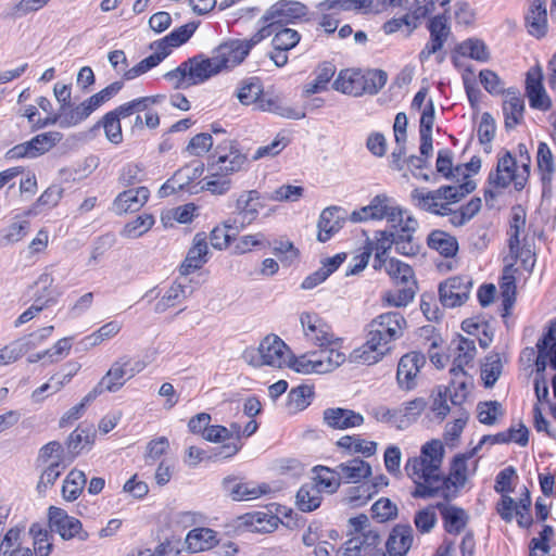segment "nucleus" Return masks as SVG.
Here are the masks:
<instances>
[{
    "instance_id": "f257e3e1",
    "label": "nucleus",
    "mask_w": 556,
    "mask_h": 556,
    "mask_svg": "<svg viewBox=\"0 0 556 556\" xmlns=\"http://www.w3.org/2000/svg\"><path fill=\"white\" fill-rule=\"evenodd\" d=\"M444 445L438 439L421 445L418 456L409 457L404 466L408 478L416 484L415 497H430L435 494L444 482L442 464Z\"/></svg>"
},
{
    "instance_id": "f03ea898",
    "label": "nucleus",
    "mask_w": 556,
    "mask_h": 556,
    "mask_svg": "<svg viewBox=\"0 0 556 556\" xmlns=\"http://www.w3.org/2000/svg\"><path fill=\"white\" fill-rule=\"evenodd\" d=\"M407 327V321L399 312L380 314L369 324L366 342L357 349L355 358L372 365L381 361L392 350V342L400 339Z\"/></svg>"
},
{
    "instance_id": "7ed1b4c3",
    "label": "nucleus",
    "mask_w": 556,
    "mask_h": 556,
    "mask_svg": "<svg viewBox=\"0 0 556 556\" xmlns=\"http://www.w3.org/2000/svg\"><path fill=\"white\" fill-rule=\"evenodd\" d=\"M476 188L472 179L463 184L442 186L435 190L415 189L410 193L414 204L428 213L452 217L454 205Z\"/></svg>"
},
{
    "instance_id": "20e7f679",
    "label": "nucleus",
    "mask_w": 556,
    "mask_h": 556,
    "mask_svg": "<svg viewBox=\"0 0 556 556\" xmlns=\"http://www.w3.org/2000/svg\"><path fill=\"white\" fill-rule=\"evenodd\" d=\"M350 218L354 223L386 219L391 228L403 224L405 231H412L417 225V219L408 211L384 193L375 195L368 205L353 211Z\"/></svg>"
},
{
    "instance_id": "39448f33",
    "label": "nucleus",
    "mask_w": 556,
    "mask_h": 556,
    "mask_svg": "<svg viewBox=\"0 0 556 556\" xmlns=\"http://www.w3.org/2000/svg\"><path fill=\"white\" fill-rule=\"evenodd\" d=\"M530 170L521 166L516 156L509 151H503L497 154L495 170L489 174V185L491 189L485 190L484 198H495V191H501L508 187H514L516 191H521L528 184Z\"/></svg>"
},
{
    "instance_id": "423d86ee",
    "label": "nucleus",
    "mask_w": 556,
    "mask_h": 556,
    "mask_svg": "<svg viewBox=\"0 0 556 556\" xmlns=\"http://www.w3.org/2000/svg\"><path fill=\"white\" fill-rule=\"evenodd\" d=\"M220 72L214 56L198 54L182 62L177 68L166 74V78L178 89L200 85Z\"/></svg>"
},
{
    "instance_id": "0eeeda50",
    "label": "nucleus",
    "mask_w": 556,
    "mask_h": 556,
    "mask_svg": "<svg viewBox=\"0 0 556 556\" xmlns=\"http://www.w3.org/2000/svg\"><path fill=\"white\" fill-rule=\"evenodd\" d=\"M248 166V155L241 151L238 142L224 138L216 143L208 159L207 170H212L213 175L230 177L245 170Z\"/></svg>"
},
{
    "instance_id": "6e6552de",
    "label": "nucleus",
    "mask_w": 556,
    "mask_h": 556,
    "mask_svg": "<svg viewBox=\"0 0 556 556\" xmlns=\"http://www.w3.org/2000/svg\"><path fill=\"white\" fill-rule=\"evenodd\" d=\"M242 356L249 365L256 368H282L290 363L291 351L278 336L268 334L260 342L258 348L247 349Z\"/></svg>"
},
{
    "instance_id": "1a4fd4ad",
    "label": "nucleus",
    "mask_w": 556,
    "mask_h": 556,
    "mask_svg": "<svg viewBox=\"0 0 556 556\" xmlns=\"http://www.w3.org/2000/svg\"><path fill=\"white\" fill-rule=\"evenodd\" d=\"M345 358V354L339 349H323L296 357L290 356L288 367L303 375L326 374L341 366Z\"/></svg>"
},
{
    "instance_id": "9d476101",
    "label": "nucleus",
    "mask_w": 556,
    "mask_h": 556,
    "mask_svg": "<svg viewBox=\"0 0 556 556\" xmlns=\"http://www.w3.org/2000/svg\"><path fill=\"white\" fill-rule=\"evenodd\" d=\"M270 35L268 26H263L249 39L229 40L219 45L214 51L213 56L220 70L227 71L239 65L249 54L251 49Z\"/></svg>"
},
{
    "instance_id": "9b49d317",
    "label": "nucleus",
    "mask_w": 556,
    "mask_h": 556,
    "mask_svg": "<svg viewBox=\"0 0 556 556\" xmlns=\"http://www.w3.org/2000/svg\"><path fill=\"white\" fill-rule=\"evenodd\" d=\"M146 367L147 363L142 359H136L127 355L121 356L112 363L94 389H97L98 394L103 391L117 392Z\"/></svg>"
},
{
    "instance_id": "f8f14e48",
    "label": "nucleus",
    "mask_w": 556,
    "mask_h": 556,
    "mask_svg": "<svg viewBox=\"0 0 556 556\" xmlns=\"http://www.w3.org/2000/svg\"><path fill=\"white\" fill-rule=\"evenodd\" d=\"M302 332L307 342L323 349H339L341 339L321 316L314 312H303L299 317Z\"/></svg>"
},
{
    "instance_id": "ddd939ff",
    "label": "nucleus",
    "mask_w": 556,
    "mask_h": 556,
    "mask_svg": "<svg viewBox=\"0 0 556 556\" xmlns=\"http://www.w3.org/2000/svg\"><path fill=\"white\" fill-rule=\"evenodd\" d=\"M394 243V233L388 231H376L371 239H367L363 252L357 256V263L348 270L346 275H354L363 270L369 261L370 255L375 254V268H381L387 262L383 257Z\"/></svg>"
},
{
    "instance_id": "4468645a",
    "label": "nucleus",
    "mask_w": 556,
    "mask_h": 556,
    "mask_svg": "<svg viewBox=\"0 0 556 556\" xmlns=\"http://www.w3.org/2000/svg\"><path fill=\"white\" fill-rule=\"evenodd\" d=\"M48 518L51 531L58 533L63 540L68 541L78 538L85 541L88 539V533L84 531L81 522L70 516L64 509L50 506Z\"/></svg>"
},
{
    "instance_id": "2eb2a0df",
    "label": "nucleus",
    "mask_w": 556,
    "mask_h": 556,
    "mask_svg": "<svg viewBox=\"0 0 556 556\" xmlns=\"http://www.w3.org/2000/svg\"><path fill=\"white\" fill-rule=\"evenodd\" d=\"M426 365V357L419 352H408L404 354L396 369V382L401 390H414L420 377L422 367Z\"/></svg>"
},
{
    "instance_id": "dca6fc26",
    "label": "nucleus",
    "mask_w": 556,
    "mask_h": 556,
    "mask_svg": "<svg viewBox=\"0 0 556 556\" xmlns=\"http://www.w3.org/2000/svg\"><path fill=\"white\" fill-rule=\"evenodd\" d=\"M486 438H482L477 446L467 453L457 454L454 456L448 477L444 479V483H450L454 488H462L467 482L469 476L473 475L478 467V460L473 459L478 450L485 442Z\"/></svg>"
},
{
    "instance_id": "f3484780",
    "label": "nucleus",
    "mask_w": 556,
    "mask_h": 556,
    "mask_svg": "<svg viewBox=\"0 0 556 556\" xmlns=\"http://www.w3.org/2000/svg\"><path fill=\"white\" fill-rule=\"evenodd\" d=\"M472 281L468 276L451 277L439 286L440 301L445 307H456L463 305L470 294Z\"/></svg>"
},
{
    "instance_id": "a211bd4d",
    "label": "nucleus",
    "mask_w": 556,
    "mask_h": 556,
    "mask_svg": "<svg viewBox=\"0 0 556 556\" xmlns=\"http://www.w3.org/2000/svg\"><path fill=\"white\" fill-rule=\"evenodd\" d=\"M307 14V7L295 0H279L270 5L262 20L269 25L290 24L303 18Z\"/></svg>"
},
{
    "instance_id": "6ab92c4d",
    "label": "nucleus",
    "mask_w": 556,
    "mask_h": 556,
    "mask_svg": "<svg viewBox=\"0 0 556 556\" xmlns=\"http://www.w3.org/2000/svg\"><path fill=\"white\" fill-rule=\"evenodd\" d=\"M52 282L53 278L49 274H43L39 277L38 283L43 285L45 287L43 294L38 295L34 304L18 316L14 321V326L16 328L30 321L42 309L56 303L60 292L55 288L51 287Z\"/></svg>"
},
{
    "instance_id": "aec40b11",
    "label": "nucleus",
    "mask_w": 556,
    "mask_h": 556,
    "mask_svg": "<svg viewBox=\"0 0 556 556\" xmlns=\"http://www.w3.org/2000/svg\"><path fill=\"white\" fill-rule=\"evenodd\" d=\"M224 491L233 501H252L268 494L271 489L267 483H255L241 481L235 477H227L223 480Z\"/></svg>"
},
{
    "instance_id": "412c9836",
    "label": "nucleus",
    "mask_w": 556,
    "mask_h": 556,
    "mask_svg": "<svg viewBox=\"0 0 556 556\" xmlns=\"http://www.w3.org/2000/svg\"><path fill=\"white\" fill-rule=\"evenodd\" d=\"M323 422L333 430H348L364 425L365 417L345 407H328L323 412Z\"/></svg>"
},
{
    "instance_id": "4be33fe9",
    "label": "nucleus",
    "mask_w": 556,
    "mask_h": 556,
    "mask_svg": "<svg viewBox=\"0 0 556 556\" xmlns=\"http://www.w3.org/2000/svg\"><path fill=\"white\" fill-rule=\"evenodd\" d=\"M261 207L260 195L256 190L241 193L236 201L235 227L243 229L251 225L257 218Z\"/></svg>"
},
{
    "instance_id": "5701e85b",
    "label": "nucleus",
    "mask_w": 556,
    "mask_h": 556,
    "mask_svg": "<svg viewBox=\"0 0 556 556\" xmlns=\"http://www.w3.org/2000/svg\"><path fill=\"white\" fill-rule=\"evenodd\" d=\"M453 364L450 369L454 379L465 376V367L470 365L476 357L475 341L459 336L452 342Z\"/></svg>"
},
{
    "instance_id": "b1692460",
    "label": "nucleus",
    "mask_w": 556,
    "mask_h": 556,
    "mask_svg": "<svg viewBox=\"0 0 556 556\" xmlns=\"http://www.w3.org/2000/svg\"><path fill=\"white\" fill-rule=\"evenodd\" d=\"M203 173V164L192 162L178 169L160 189L162 197H167L176 191L189 190V185Z\"/></svg>"
},
{
    "instance_id": "393cba45",
    "label": "nucleus",
    "mask_w": 556,
    "mask_h": 556,
    "mask_svg": "<svg viewBox=\"0 0 556 556\" xmlns=\"http://www.w3.org/2000/svg\"><path fill=\"white\" fill-rule=\"evenodd\" d=\"M256 109L291 119H302L305 117L304 111L288 106L282 98L273 91L263 90L257 101Z\"/></svg>"
},
{
    "instance_id": "a878e982",
    "label": "nucleus",
    "mask_w": 556,
    "mask_h": 556,
    "mask_svg": "<svg viewBox=\"0 0 556 556\" xmlns=\"http://www.w3.org/2000/svg\"><path fill=\"white\" fill-rule=\"evenodd\" d=\"M526 93L531 108L541 111H548L552 108V101L542 85V74L540 70H531L528 72Z\"/></svg>"
},
{
    "instance_id": "bb28decb",
    "label": "nucleus",
    "mask_w": 556,
    "mask_h": 556,
    "mask_svg": "<svg viewBox=\"0 0 556 556\" xmlns=\"http://www.w3.org/2000/svg\"><path fill=\"white\" fill-rule=\"evenodd\" d=\"M218 533L205 527H197L190 530L185 538L186 549L189 553H201L217 546Z\"/></svg>"
},
{
    "instance_id": "cd10ccee",
    "label": "nucleus",
    "mask_w": 556,
    "mask_h": 556,
    "mask_svg": "<svg viewBox=\"0 0 556 556\" xmlns=\"http://www.w3.org/2000/svg\"><path fill=\"white\" fill-rule=\"evenodd\" d=\"M503 114L505 126L514 128L523 119L525 100L517 89L509 88L503 93Z\"/></svg>"
},
{
    "instance_id": "c85d7f7f",
    "label": "nucleus",
    "mask_w": 556,
    "mask_h": 556,
    "mask_svg": "<svg viewBox=\"0 0 556 556\" xmlns=\"http://www.w3.org/2000/svg\"><path fill=\"white\" fill-rule=\"evenodd\" d=\"M208 261V245L206 237L203 233H197L192 245L180 266L182 275H189L191 271L201 268Z\"/></svg>"
},
{
    "instance_id": "c756f323",
    "label": "nucleus",
    "mask_w": 556,
    "mask_h": 556,
    "mask_svg": "<svg viewBox=\"0 0 556 556\" xmlns=\"http://www.w3.org/2000/svg\"><path fill=\"white\" fill-rule=\"evenodd\" d=\"M150 191L146 187L126 190L119 193L113 202L117 214L139 211L148 201Z\"/></svg>"
},
{
    "instance_id": "7c9ffc66",
    "label": "nucleus",
    "mask_w": 556,
    "mask_h": 556,
    "mask_svg": "<svg viewBox=\"0 0 556 556\" xmlns=\"http://www.w3.org/2000/svg\"><path fill=\"white\" fill-rule=\"evenodd\" d=\"M414 541L413 529L408 525L395 526L386 543L390 556H405Z\"/></svg>"
},
{
    "instance_id": "2f4dec72",
    "label": "nucleus",
    "mask_w": 556,
    "mask_h": 556,
    "mask_svg": "<svg viewBox=\"0 0 556 556\" xmlns=\"http://www.w3.org/2000/svg\"><path fill=\"white\" fill-rule=\"evenodd\" d=\"M437 507L442 516L443 527L447 533L459 534L465 529L468 522V515L463 508L447 503H438Z\"/></svg>"
},
{
    "instance_id": "473e14b6",
    "label": "nucleus",
    "mask_w": 556,
    "mask_h": 556,
    "mask_svg": "<svg viewBox=\"0 0 556 556\" xmlns=\"http://www.w3.org/2000/svg\"><path fill=\"white\" fill-rule=\"evenodd\" d=\"M363 73L359 70L346 68L339 73L333 88L344 94L358 97L364 94Z\"/></svg>"
},
{
    "instance_id": "72a5a7b5",
    "label": "nucleus",
    "mask_w": 556,
    "mask_h": 556,
    "mask_svg": "<svg viewBox=\"0 0 556 556\" xmlns=\"http://www.w3.org/2000/svg\"><path fill=\"white\" fill-rule=\"evenodd\" d=\"M341 208L330 206L325 208L318 219L317 239L320 242L328 241L336 232L342 228L343 218L339 216Z\"/></svg>"
},
{
    "instance_id": "f704fd0d",
    "label": "nucleus",
    "mask_w": 556,
    "mask_h": 556,
    "mask_svg": "<svg viewBox=\"0 0 556 556\" xmlns=\"http://www.w3.org/2000/svg\"><path fill=\"white\" fill-rule=\"evenodd\" d=\"M345 258V253H339L323 261L321 267L303 280L301 285L302 289L309 290L324 282L333 271L340 267Z\"/></svg>"
},
{
    "instance_id": "c9c22d12",
    "label": "nucleus",
    "mask_w": 556,
    "mask_h": 556,
    "mask_svg": "<svg viewBox=\"0 0 556 556\" xmlns=\"http://www.w3.org/2000/svg\"><path fill=\"white\" fill-rule=\"evenodd\" d=\"M337 469L340 480L346 483H358L371 475L370 465L361 458H353L342 463Z\"/></svg>"
},
{
    "instance_id": "e433bc0d",
    "label": "nucleus",
    "mask_w": 556,
    "mask_h": 556,
    "mask_svg": "<svg viewBox=\"0 0 556 556\" xmlns=\"http://www.w3.org/2000/svg\"><path fill=\"white\" fill-rule=\"evenodd\" d=\"M189 287L180 281L173 282L162 294L159 302L155 304L154 311L157 314L165 313L181 304L189 295Z\"/></svg>"
},
{
    "instance_id": "4c0bfd02",
    "label": "nucleus",
    "mask_w": 556,
    "mask_h": 556,
    "mask_svg": "<svg viewBox=\"0 0 556 556\" xmlns=\"http://www.w3.org/2000/svg\"><path fill=\"white\" fill-rule=\"evenodd\" d=\"M372 544H380V538L376 532H369L361 536L348 540L336 553V556H364L366 549L370 551Z\"/></svg>"
},
{
    "instance_id": "58836bf2",
    "label": "nucleus",
    "mask_w": 556,
    "mask_h": 556,
    "mask_svg": "<svg viewBox=\"0 0 556 556\" xmlns=\"http://www.w3.org/2000/svg\"><path fill=\"white\" fill-rule=\"evenodd\" d=\"M538 357L535 361L536 371L544 372L547 364L556 369V337L552 331H548L543 339L539 340Z\"/></svg>"
},
{
    "instance_id": "ea45409f",
    "label": "nucleus",
    "mask_w": 556,
    "mask_h": 556,
    "mask_svg": "<svg viewBox=\"0 0 556 556\" xmlns=\"http://www.w3.org/2000/svg\"><path fill=\"white\" fill-rule=\"evenodd\" d=\"M528 30L532 36L543 37L547 30V13L543 0H532L526 16Z\"/></svg>"
},
{
    "instance_id": "a19ab883",
    "label": "nucleus",
    "mask_w": 556,
    "mask_h": 556,
    "mask_svg": "<svg viewBox=\"0 0 556 556\" xmlns=\"http://www.w3.org/2000/svg\"><path fill=\"white\" fill-rule=\"evenodd\" d=\"M338 447L349 454H361L364 457H370L377 453L378 444L369 441L358 434L343 435L337 441Z\"/></svg>"
},
{
    "instance_id": "79ce46f5",
    "label": "nucleus",
    "mask_w": 556,
    "mask_h": 556,
    "mask_svg": "<svg viewBox=\"0 0 556 556\" xmlns=\"http://www.w3.org/2000/svg\"><path fill=\"white\" fill-rule=\"evenodd\" d=\"M389 484V480L386 476L380 475L372 479L370 484H362L354 486L349 492V502L355 506L366 504L371 496L382 488Z\"/></svg>"
},
{
    "instance_id": "37998d69",
    "label": "nucleus",
    "mask_w": 556,
    "mask_h": 556,
    "mask_svg": "<svg viewBox=\"0 0 556 556\" xmlns=\"http://www.w3.org/2000/svg\"><path fill=\"white\" fill-rule=\"evenodd\" d=\"M336 73V68L333 65L326 63L320 65L315 72V77L311 80L304 84L303 86V96L309 97L315 93L324 92L328 89V85L330 80L332 79L333 75Z\"/></svg>"
},
{
    "instance_id": "c03bdc74",
    "label": "nucleus",
    "mask_w": 556,
    "mask_h": 556,
    "mask_svg": "<svg viewBox=\"0 0 556 556\" xmlns=\"http://www.w3.org/2000/svg\"><path fill=\"white\" fill-rule=\"evenodd\" d=\"M313 485L319 489L320 493H334L340 486V476L337 470H332L328 467L316 466L313 469Z\"/></svg>"
},
{
    "instance_id": "a18cd8bd",
    "label": "nucleus",
    "mask_w": 556,
    "mask_h": 556,
    "mask_svg": "<svg viewBox=\"0 0 556 556\" xmlns=\"http://www.w3.org/2000/svg\"><path fill=\"white\" fill-rule=\"evenodd\" d=\"M536 166L543 186H549L556 168L553 153L546 142H540L538 146Z\"/></svg>"
},
{
    "instance_id": "49530a36",
    "label": "nucleus",
    "mask_w": 556,
    "mask_h": 556,
    "mask_svg": "<svg viewBox=\"0 0 556 556\" xmlns=\"http://www.w3.org/2000/svg\"><path fill=\"white\" fill-rule=\"evenodd\" d=\"M428 247L445 257L454 256L458 250L455 237L442 230H433L427 239Z\"/></svg>"
},
{
    "instance_id": "de8ad7c7",
    "label": "nucleus",
    "mask_w": 556,
    "mask_h": 556,
    "mask_svg": "<svg viewBox=\"0 0 556 556\" xmlns=\"http://www.w3.org/2000/svg\"><path fill=\"white\" fill-rule=\"evenodd\" d=\"M164 99L163 96H150V97H141L134 99L129 102L123 103L117 106L111 113H115L117 118H126L134 114H138L147 111L154 104L160 103Z\"/></svg>"
},
{
    "instance_id": "09e8293b",
    "label": "nucleus",
    "mask_w": 556,
    "mask_h": 556,
    "mask_svg": "<svg viewBox=\"0 0 556 556\" xmlns=\"http://www.w3.org/2000/svg\"><path fill=\"white\" fill-rule=\"evenodd\" d=\"M97 109L99 108L96 105V102H93L92 97H89L78 105L72 108L71 110H66L62 114L61 126H75L89 117Z\"/></svg>"
},
{
    "instance_id": "8fccbe9b",
    "label": "nucleus",
    "mask_w": 556,
    "mask_h": 556,
    "mask_svg": "<svg viewBox=\"0 0 556 556\" xmlns=\"http://www.w3.org/2000/svg\"><path fill=\"white\" fill-rule=\"evenodd\" d=\"M382 265H384L386 271L396 285L415 287V276L409 265L395 258H390Z\"/></svg>"
},
{
    "instance_id": "3c124183",
    "label": "nucleus",
    "mask_w": 556,
    "mask_h": 556,
    "mask_svg": "<svg viewBox=\"0 0 556 556\" xmlns=\"http://www.w3.org/2000/svg\"><path fill=\"white\" fill-rule=\"evenodd\" d=\"M228 442L216 448L214 456L216 458H230L235 456L242 447V428L238 422H231L229 427H226Z\"/></svg>"
},
{
    "instance_id": "603ef678",
    "label": "nucleus",
    "mask_w": 556,
    "mask_h": 556,
    "mask_svg": "<svg viewBox=\"0 0 556 556\" xmlns=\"http://www.w3.org/2000/svg\"><path fill=\"white\" fill-rule=\"evenodd\" d=\"M314 397V390L312 387L303 384L293 388L288 393L287 408L289 413L296 414L307 408Z\"/></svg>"
},
{
    "instance_id": "864d4df0",
    "label": "nucleus",
    "mask_w": 556,
    "mask_h": 556,
    "mask_svg": "<svg viewBox=\"0 0 556 556\" xmlns=\"http://www.w3.org/2000/svg\"><path fill=\"white\" fill-rule=\"evenodd\" d=\"M262 92V81L256 77H250L239 84L237 88V98L243 105H256Z\"/></svg>"
},
{
    "instance_id": "5fc2aeb1",
    "label": "nucleus",
    "mask_w": 556,
    "mask_h": 556,
    "mask_svg": "<svg viewBox=\"0 0 556 556\" xmlns=\"http://www.w3.org/2000/svg\"><path fill=\"white\" fill-rule=\"evenodd\" d=\"M87 482V478L84 471L73 469L66 476L62 485V496L67 502H73L79 497L84 486Z\"/></svg>"
},
{
    "instance_id": "6e6d98bb",
    "label": "nucleus",
    "mask_w": 556,
    "mask_h": 556,
    "mask_svg": "<svg viewBox=\"0 0 556 556\" xmlns=\"http://www.w3.org/2000/svg\"><path fill=\"white\" fill-rule=\"evenodd\" d=\"M323 501L321 493L316 485L312 483L304 484L296 493V506L302 511H313L317 509Z\"/></svg>"
},
{
    "instance_id": "4d7b16f0",
    "label": "nucleus",
    "mask_w": 556,
    "mask_h": 556,
    "mask_svg": "<svg viewBox=\"0 0 556 556\" xmlns=\"http://www.w3.org/2000/svg\"><path fill=\"white\" fill-rule=\"evenodd\" d=\"M503 372V361L500 354L488 355L481 365V379L484 387L491 388L495 384Z\"/></svg>"
},
{
    "instance_id": "13d9d810",
    "label": "nucleus",
    "mask_w": 556,
    "mask_h": 556,
    "mask_svg": "<svg viewBox=\"0 0 556 556\" xmlns=\"http://www.w3.org/2000/svg\"><path fill=\"white\" fill-rule=\"evenodd\" d=\"M153 215L143 213L128 222L121 230V236L126 239H136L147 233L154 225Z\"/></svg>"
},
{
    "instance_id": "bf43d9fd",
    "label": "nucleus",
    "mask_w": 556,
    "mask_h": 556,
    "mask_svg": "<svg viewBox=\"0 0 556 556\" xmlns=\"http://www.w3.org/2000/svg\"><path fill=\"white\" fill-rule=\"evenodd\" d=\"M198 207L193 203H187L164 212L161 222L165 227H172L173 222L189 224L197 215Z\"/></svg>"
},
{
    "instance_id": "052dcab7",
    "label": "nucleus",
    "mask_w": 556,
    "mask_h": 556,
    "mask_svg": "<svg viewBox=\"0 0 556 556\" xmlns=\"http://www.w3.org/2000/svg\"><path fill=\"white\" fill-rule=\"evenodd\" d=\"M34 349L30 340H15L0 349V366H5L16 362L25 353Z\"/></svg>"
},
{
    "instance_id": "680f3d73",
    "label": "nucleus",
    "mask_w": 556,
    "mask_h": 556,
    "mask_svg": "<svg viewBox=\"0 0 556 556\" xmlns=\"http://www.w3.org/2000/svg\"><path fill=\"white\" fill-rule=\"evenodd\" d=\"M123 324L117 320H111L102 325L98 330L93 331L89 336L83 339V342L89 346L94 348L116 337L122 330Z\"/></svg>"
},
{
    "instance_id": "e2e57ef3",
    "label": "nucleus",
    "mask_w": 556,
    "mask_h": 556,
    "mask_svg": "<svg viewBox=\"0 0 556 556\" xmlns=\"http://www.w3.org/2000/svg\"><path fill=\"white\" fill-rule=\"evenodd\" d=\"M418 228V224L414 227L412 231H405L403 229V224L399 225L397 228V235H394V243L395 251L399 254L405 255V256H414L419 251V245L414 241V233Z\"/></svg>"
},
{
    "instance_id": "0e129e2a",
    "label": "nucleus",
    "mask_w": 556,
    "mask_h": 556,
    "mask_svg": "<svg viewBox=\"0 0 556 556\" xmlns=\"http://www.w3.org/2000/svg\"><path fill=\"white\" fill-rule=\"evenodd\" d=\"M482 200L480 198H471L468 203L458 208H454L450 223L455 227H460L471 220L481 210Z\"/></svg>"
},
{
    "instance_id": "69168bd1",
    "label": "nucleus",
    "mask_w": 556,
    "mask_h": 556,
    "mask_svg": "<svg viewBox=\"0 0 556 556\" xmlns=\"http://www.w3.org/2000/svg\"><path fill=\"white\" fill-rule=\"evenodd\" d=\"M38 466L65 465L64 448L58 441H51L45 444L38 453Z\"/></svg>"
},
{
    "instance_id": "338daca9",
    "label": "nucleus",
    "mask_w": 556,
    "mask_h": 556,
    "mask_svg": "<svg viewBox=\"0 0 556 556\" xmlns=\"http://www.w3.org/2000/svg\"><path fill=\"white\" fill-rule=\"evenodd\" d=\"M62 189L58 186H51L43 191V193L37 199L28 211L25 213L26 216H36L40 213L41 207L52 208L58 205L62 198Z\"/></svg>"
},
{
    "instance_id": "774afa93",
    "label": "nucleus",
    "mask_w": 556,
    "mask_h": 556,
    "mask_svg": "<svg viewBox=\"0 0 556 556\" xmlns=\"http://www.w3.org/2000/svg\"><path fill=\"white\" fill-rule=\"evenodd\" d=\"M63 138L60 131H47L33 137L29 140L35 157H38L54 148Z\"/></svg>"
}]
</instances>
